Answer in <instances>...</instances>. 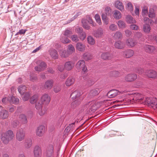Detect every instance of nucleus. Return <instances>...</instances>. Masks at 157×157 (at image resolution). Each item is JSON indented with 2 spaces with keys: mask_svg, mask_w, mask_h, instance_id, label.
<instances>
[{
  "mask_svg": "<svg viewBox=\"0 0 157 157\" xmlns=\"http://www.w3.org/2000/svg\"><path fill=\"white\" fill-rule=\"evenodd\" d=\"M14 136L13 131L11 130H8L2 133L0 137L2 143L4 144H7L13 139Z\"/></svg>",
  "mask_w": 157,
  "mask_h": 157,
  "instance_id": "f257e3e1",
  "label": "nucleus"
},
{
  "mask_svg": "<svg viewBox=\"0 0 157 157\" xmlns=\"http://www.w3.org/2000/svg\"><path fill=\"white\" fill-rule=\"evenodd\" d=\"M114 46L116 48L119 49H122L124 47L123 44L120 41H118L116 42Z\"/></svg>",
  "mask_w": 157,
  "mask_h": 157,
  "instance_id": "58836bf2",
  "label": "nucleus"
},
{
  "mask_svg": "<svg viewBox=\"0 0 157 157\" xmlns=\"http://www.w3.org/2000/svg\"><path fill=\"white\" fill-rule=\"evenodd\" d=\"M114 17L115 18L119 19H120L121 17V14L120 11L117 10H115L114 13Z\"/></svg>",
  "mask_w": 157,
  "mask_h": 157,
  "instance_id": "79ce46f5",
  "label": "nucleus"
},
{
  "mask_svg": "<svg viewBox=\"0 0 157 157\" xmlns=\"http://www.w3.org/2000/svg\"><path fill=\"white\" fill-rule=\"evenodd\" d=\"M126 21L129 24H134L136 23V20L134 19L130 15L127 16L126 17Z\"/></svg>",
  "mask_w": 157,
  "mask_h": 157,
  "instance_id": "cd10ccee",
  "label": "nucleus"
},
{
  "mask_svg": "<svg viewBox=\"0 0 157 157\" xmlns=\"http://www.w3.org/2000/svg\"><path fill=\"white\" fill-rule=\"evenodd\" d=\"M144 100L154 109L157 108V100L155 98H145Z\"/></svg>",
  "mask_w": 157,
  "mask_h": 157,
  "instance_id": "20e7f679",
  "label": "nucleus"
},
{
  "mask_svg": "<svg viewBox=\"0 0 157 157\" xmlns=\"http://www.w3.org/2000/svg\"><path fill=\"white\" fill-rule=\"evenodd\" d=\"M142 34L140 32H136L135 34L134 37L135 38H140L142 36Z\"/></svg>",
  "mask_w": 157,
  "mask_h": 157,
  "instance_id": "69168bd1",
  "label": "nucleus"
},
{
  "mask_svg": "<svg viewBox=\"0 0 157 157\" xmlns=\"http://www.w3.org/2000/svg\"><path fill=\"white\" fill-rule=\"evenodd\" d=\"M94 35L96 38H101L103 35V31L101 28L98 29L97 30L94 31Z\"/></svg>",
  "mask_w": 157,
  "mask_h": 157,
  "instance_id": "f3484780",
  "label": "nucleus"
},
{
  "mask_svg": "<svg viewBox=\"0 0 157 157\" xmlns=\"http://www.w3.org/2000/svg\"><path fill=\"white\" fill-rule=\"evenodd\" d=\"M25 137V133L22 128L18 129L16 135V139L19 141L24 140Z\"/></svg>",
  "mask_w": 157,
  "mask_h": 157,
  "instance_id": "1a4fd4ad",
  "label": "nucleus"
},
{
  "mask_svg": "<svg viewBox=\"0 0 157 157\" xmlns=\"http://www.w3.org/2000/svg\"><path fill=\"white\" fill-rule=\"evenodd\" d=\"M137 78L136 74H131L128 75L125 78V80L127 82L133 81Z\"/></svg>",
  "mask_w": 157,
  "mask_h": 157,
  "instance_id": "2eb2a0df",
  "label": "nucleus"
},
{
  "mask_svg": "<svg viewBox=\"0 0 157 157\" xmlns=\"http://www.w3.org/2000/svg\"><path fill=\"white\" fill-rule=\"evenodd\" d=\"M69 37H66L64 36H63L60 38V40L64 44L68 43H69L71 40L68 39Z\"/></svg>",
  "mask_w": 157,
  "mask_h": 157,
  "instance_id": "c03bdc74",
  "label": "nucleus"
},
{
  "mask_svg": "<svg viewBox=\"0 0 157 157\" xmlns=\"http://www.w3.org/2000/svg\"><path fill=\"white\" fill-rule=\"evenodd\" d=\"M38 96L37 94L33 95L30 99V102L31 104H34L38 100Z\"/></svg>",
  "mask_w": 157,
  "mask_h": 157,
  "instance_id": "ea45409f",
  "label": "nucleus"
},
{
  "mask_svg": "<svg viewBox=\"0 0 157 157\" xmlns=\"http://www.w3.org/2000/svg\"><path fill=\"white\" fill-rule=\"evenodd\" d=\"M59 53L60 56L62 58L67 57L69 55L67 52L65 50L59 51Z\"/></svg>",
  "mask_w": 157,
  "mask_h": 157,
  "instance_id": "f704fd0d",
  "label": "nucleus"
},
{
  "mask_svg": "<svg viewBox=\"0 0 157 157\" xmlns=\"http://www.w3.org/2000/svg\"><path fill=\"white\" fill-rule=\"evenodd\" d=\"M86 36V34L85 32H82L81 34H79V37L80 40H83Z\"/></svg>",
  "mask_w": 157,
  "mask_h": 157,
  "instance_id": "bf43d9fd",
  "label": "nucleus"
},
{
  "mask_svg": "<svg viewBox=\"0 0 157 157\" xmlns=\"http://www.w3.org/2000/svg\"><path fill=\"white\" fill-rule=\"evenodd\" d=\"M142 95L140 94V93H137L135 96L134 99H136V101H138L139 102H143V100L144 101H145L144 100L145 99V98L142 97Z\"/></svg>",
  "mask_w": 157,
  "mask_h": 157,
  "instance_id": "c756f323",
  "label": "nucleus"
},
{
  "mask_svg": "<svg viewBox=\"0 0 157 157\" xmlns=\"http://www.w3.org/2000/svg\"><path fill=\"white\" fill-rule=\"evenodd\" d=\"M75 80V78L74 77H70L67 79L65 82V84L67 86H70L74 83Z\"/></svg>",
  "mask_w": 157,
  "mask_h": 157,
  "instance_id": "bb28decb",
  "label": "nucleus"
},
{
  "mask_svg": "<svg viewBox=\"0 0 157 157\" xmlns=\"http://www.w3.org/2000/svg\"><path fill=\"white\" fill-rule=\"evenodd\" d=\"M136 72L140 74L146 75L150 78H157V72L154 70H150L144 71L142 68H138L137 69Z\"/></svg>",
  "mask_w": 157,
  "mask_h": 157,
  "instance_id": "f03ea898",
  "label": "nucleus"
},
{
  "mask_svg": "<svg viewBox=\"0 0 157 157\" xmlns=\"http://www.w3.org/2000/svg\"><path fill=\"white\" fill-rule=\"evenodd\" d=\"M117 24L119 28H124L126 27V24L125 22L122 20H120L117 21Z\"/></svg>",
  "mask_w": 157,
  "mask_h": 157,
  "instance_id": "c9c22d12",
  "label": "nucleus"
},
{
  "mask_svg": "<svg viewBox=\"0 0 157 157\" xmlns=\"http://www.w3.org/2000/svg\"><path fill=\"white\" fill-rule=\"evenodd\" d=\"M71 39L73 41L77 42L79 40L78 36L76 35H73L71 36Z\"/></svg>",
  "mask_w": 157,
  "mask_h": 157,
  "instance_id": "4d7b16f0",
  "label": "nucleus"
},
{
  "mask_svg": "<svg viewBox=\"0 0 157 157\" xmlns=\"http://www.w3.org/2000/svg\"><path fill=\"white\" fill-rule=\"evenodd\" d=\"M148 16L150 18H152L155 16V13L154 12V10L152 9H150L149 11V14Z\"/></svg>",
  "mask_w": 157,
  "mask_h": 157,
  "instance_id": "603ef678",
  "label": "nucleus"
},
{
  "mask_svg": "<svg viewBox=\"0 0 157 157\" xmlns=\"http://www.w3.org/2000/svg\"><path fill=\"white\" fill-rule=\"evenodd\" d=\"M76 69L78 71L82 69L83 74L87 72V68L85 65V62L83 60H79L75 64Z\"/></svg>",
  "mask_w": 157,
  "mask_h": 157,
  "instance_id": "7ed1b4c3",
  "label": "nucleus"
},
{
  "mask_svg": "<svg viewBox=\"0 0 157 157\" xmlns=\"http://www.w3.org/2000/svg\"><path fill=\"white\" fill-rule=\"evenodd\" d=\"M125 35L127 37H129L132 34V32L126 29L124 31Z\"/></svg>",
  "mask_w": 157,
  "mask_h": 157,
  "instance_id": "e2e57ef3",
  "label": "nucleus"
},
{
  "mask_svg": "<svg viewBox=\"0 0 157 157\" xmlns=\"http://www.w3.org/2000/svg\"><path fill=\"white\" fill-rule=\"evenodd\" d=\"M54 150L53 144H51L48 146L46 152L47 157H53Z\"/></svg>",
  "mask_w": 157,
  "mask_h": 157,
  "instance_id": "6e6552de",
  "label": "nucleus"
},
{
  "mask_svg": "<svg viewBox=\"0 0 157 157\" xmlns=\"http://www.w3.org/2000/svg\"><path fill=\"white\" fill-rule=\"evenodd\" d=\"M83 27L87 30H89L90 29V26L86 23L85 20L83 19L82 21Z\"/></svg>",
  "mask_w": 157,
  "mask_h": 157,
  "instance_id": "09e8293b",
  "label": "nucleus"
},
{
  "mask_svg": "<svg viewBox=\"0 0 157 157\" xmlns=\"http://www.w3.org/2000/svg\"><path fill=\"white\" fill-rule=\"evenodd\" d=\"M87 41L88 43L91 45H93L95 44V40L94 38L90 36L87 37Z\"/></svg>",
  "mask_w": 157,
  "mask_h": 157,
  "instance_id": "a19ab883",
  "label": "nucleus"
},
{
  "mask_svg": "<svg viewBox=\"0 0 157 157\" xmlns=\"http://www.w3.org/2000/svg\"><path fill=\"white\" fill-rule=\"evenodd\" d=\"M9 117V113L7 110L3 107L0 106V118L2 119H7Z\"/></svg>",
  "mask_w": 157,
  "mask_h": 157,
  "instance_id": "9d476101",
  "label": "nucleus"
},
{
  "mask_svg": "<svg viewBox=\"0 0 157 157\" xmlns=\"http://www.w3.org/2000/svg\"><path fill=\"white\" fill-rule=\"evenodd\" d=\"M53 81L52 80H49L47 81L45 83L44 87L45 89L48 90L50 89L53 85Z\"/></svg>",
  "mask_w": 157,
  "mask_h": 157,
  "instance_id": "412c9836",
  "label": "nucleus"
},
{
  "mask_svg": "<svg viewBox=\"0 0 157 157\" xmlns=\"http://www.w3.org/2000/svg\"><path fill=\"white\" fill-rule=\"evenodd\" d=\"M38 66H36L34 69L37 71H44L47 67V64L44 62L41 61H38L37 62Z\"/></svg>",
  "mask_w": 157,
  "mask_h": 157,
  "instance_id": "0eeeda50",
  "label": "nucleus"
},
{
  "mask_svg": "<svg viewBox=\"0 0 157 157\" xmlns=\"http://www.w3.org/2000/svg\"><path fill=\"white\" fill-rule=\"evenodd\" d=\"M75 32L78 33L79 34H81L82 32H83V29L82 28L77 27L75 30Z\"/></svg>",
  "mask_w": 157,
  "mask_h": 157,
  "instance_id": "0e129e2a",
  "label": "nucleus"
},
{
  "mask_svg": "<svg viewBox=\"0 0 157 157\" xmlns=\"http://www.w3.org/2000/svg\"><path fill=\"white\" fill-rule=\"evenodd\" d=\"M126 43L128 46L131 47L134 46L136 44L135 40L132 38L127 39L126 41Z\"/></svg>",
  "mask_w": 157,
  "mask_h": 157,
  "instance_id": "b1692460",
  "label": "nucleus"
},
{
  "mask_svg": "<svg viewBox=\"0 0 157 157\" xmlns=\"http://www.w3.org/2000/svg\"><path fill=\"white\" fill-rule=\"evenodd\" d=\"M130 28L132 30H137L139 29V27L136 25L131 24V25H130Z\"/></svg>",
  "mask_w": 157,
  "mask_h": 157,
  "instance_id": "052dcab7",
  "label": "nucleus"
},
{
  "mask_svg": "<svg viewBox=\"0 0 157 157\" xmlns=\"http://www.w3.org/2000/svg\"><path fill=\"white\" fill-rule=\"evenodd\" d=\"M86 47L85 44L81 42L77 43L76 46V49L81 52H84L85 50Z\"/></svg>",
  "mask_w": 157,
  "mask_h": 157,
  "instance_id": "6ab92c4d",
  "label": "nucleus"
},
{
  "mask_svg": "<svg viewBox=\"0 0 157 157\" xmlns=\"http://www.w3.org/2000/svg\"><path fill=\"white\" fill-rule=\"evenodd\" d=\"M144 48L145 51L149 53H154L155 50L154 46L149 45H145Z\"/></svg>",
  "mask_w": 157,
  "mask_h": 157,
  "instance_id": "4468645a",
  "label": "nucleus"
},
{
  "mask_svg": "<svg viewBox=\"0 0 157 157\" xmlns=\"http://www.w3.org/2000/svg\"><path fill=\"white\" fill-rule=\"evenodd\" d=\"M10 104H16L19 103V99L13 96H10Z\"/></svg>",
  "mask_w": 157,
  "mask_h": 157,
  "instance_id": "7c9ffc66",
  "label": "nucleus"
},
{
  "mask_svg": "<svg viewBox=\"0 0 157 157\" xmlns=\"http://www.w3.org/2000/svg\"><path fill=\"white\" fill-rule=\"evenodd\" d=\"M122 36V34L121 32L119 31L117 32L114 36V38L116 40L121 39Z\"/></svg>",
  "mask_w": 157,
  "mask_h": 157,
  "instance_id": "37998d69",
  "label": "nucleus"
},
{
  "mask_svg": "<svg viewBox=\"0 0 157 157\" xmlns=\"http://www.w3.org/2000/svg\"><path fill=\"white\" fill-rule=\"evenodd\" d=\"M23 96L22 98L23 100L24 101L28 100L29 99L30 96V94L28 92H25L24 94H23Z\"/></svg>",
  "mask_w": 157,
  "mask_h": 157,
  "instance_id": "3c124183",
  "label": "nucleus"
},
{
  "mask_svg": "<svg viewBox=\"0 0 157 157\" xmlns=\"http://www.w3.org/2000/svg\"><path fill=\"white\" fill-rule=\"evenodd\" d=\"M26 89L25 86L22 85H20L18 88V90L19 93L21 95L25 92Z\"/></svg>",
  "mask_w": 157,
  "mask_h": 157,
  "instance_id": "2f4dec72",
  "label": "nucleus"
},
{
  "mask_svg": "<svg viewBox=\"0 0 157 157\" xmlns=\"http://www.w3.org/2000/svg\"><path fill=\"white\" fill-rule=\"evenodd\" d=\"M95 19L96 22L99 25L102 24L100 16L98 14H96L95 16Z\"/></svg>",
  "mask_w": 157,
  "mask_h": 157,
  "instance_id": "6e6d98bb",
  "label": "nucleus"
},
{
  "mask_svg": "<svg viewBox=\"0 0 157 157\" xmlns=\"http://www.w3.org/2000/svg\"><path fill=\"white\" fill-rule=\"evenodd\" d=\"M32 143V139L28 138L25 140L24 143V146L25 148L28 149L31 147Z\"/></svg>",
  "mask_w": 157,
  "mask_h": 157,
  "instance_id": "4be33fe9",
  "label": "nucleus"
},
{
  "mask_svg": "<svg viewBox=\"0 0 157 157\" xmlns=\"http://www.w3.org/2000/svg\"><path fill=\"white\" fill-rule=\"evenodd\" d=\"M111 57V54L108 52L103 53L101 55V58L104 59H109Z\"/></svg>",
  "mask_w": 157,
  "mask_h": 157,
  "instance_id": "473e14b6",
  "label": "nucleus"
},
{
  "mask_svg": "<svg viewBox=\"0 0 157 157\" xmlns=\"http://www.w3.org/2000/svg\"><path fill=\"white\" fill-rule=\"evenodd\" d=\"M58 70L60 72L63 71L65 69L63 65H59L58 66Z\"/></svg>",
  "mask_w": 157,
  "mask_h": 157,
  "instance_id": "774afa93",
  "label": "nucleus"
},
{
  "mask_svg": "<svg viewBox=\"0 0 157 157\" xmlns=\"http://www.w3.org/2000/svg\"><path fill=\"white\" fill-rule=\"evenodd\" d=\"M2 101L4 104H6L8 103H10V97H5L2 98Z\"/></svg>",
  "mask_w": 157,
  "mask_h": 157,
  "instance_id": "5fc2aeb1",
  "label": "nucleus"
},
{
  "mask_svg": "<svg viewBox=\"0 0 157 157\" xmlns=\"http://www.w3.org/2000/svg\"><path fill=\"white\" fill-rule=\"evenodd\" d=\"M26 31V30H24L21 29L18 32H17L16 34L15 35V36H17L19 35H22L24 34Z\"/></svg>",
  "mask_w": 157,
  "mask_h": 157,
  "instance_id": "338daca9",
  "label": "nucleus"
},
{
  "mask_svg": "<svg viewBox=\"0 0 157 157\" xmlns=\"http://www.w3.org/2000/svg\"><path fill=\"white\" fill-rule=\"evenodd\" d=\"M49 54L51 57L54 59H57L58 55L57 51L55 49L51 48L49 51Z\"/></svg>",
  "mask_w": 157,
  "mask_h": 157,
  "instance_id": "5701e85b",
  "label": "nucleus"
},
{
  "mask_svg": "<svg viewBox=\"0 0 157 157\" xmlns=\"http://www.w3.org/2000/svg\"><path fill=\"white\" fill-rule=\"evenodd\" d=\"M81 95V93L78 90H75L71 94V97L73 100H75L79 97Z\"/></svg>",
  "mask_w": 157,
  "mask_h": 157,
  "instance_id": "a878e982",
  "label": "nucleus"
},
{
  "mask_svg": "<svg viewBox=\"0 0 157 157\" xmlns=\"http://www.w3.org/2000/svg\"><path fill=\"white\" fill-rule=\"evenodd\" d=\"M43 103L38 102L36 103L35 107L38 110L39 114L40 116L44 115L47 111V109L45 108H42V104Z\"/></svg>",
  "mask_w": 157,
  "mask_h": 157,
  "instance_id": "423d86ee",
  "label": "nucleus"
},
{
  "mask_svg": "<svg viewBox=\"0 0 157 157\" xmlns=\"http://www.w3.org/2000/svg\"><path fill=\"white\" fill-rule=\"evenodd\" d=\"M87 20L89 24H90L93 26H95L96 25L95 22H93L92 18L89 16H88L87 17Z\"/></svg>",
  "mask_w": 157,
  "mask_h": 157,
  "instance_id": "864d4df0",
  "label": "nucleus"
},
{
  "mask_svg": "<svg viewBox=\"0 0 157 157\" xmlns=\"http://www.w3.org/2000/svg\"><path fill=\"white\" fill-rule=\"evenodd\" d=\"M94 82V81L93 78H89L86 80V86H90L93 85Z\"/></svg>",
  "mask_w": 157,
  "mask_h": 157,
  "instance_id": "e433bc0d",
  "label": "nucleus"
},
{
  "mask_svg": "<svg viewBox=\"0 0 157 157\" xmlns=\"http://www.w3.org/2000/svg\"><path fill=\"white\" fill-rule=\"evenodd\" d=\"M115 6L116 8L121 11L124 10L122 3L119 1H117L115 2Z\"/></svg>",
  "mask_w": 157,
  "mask_h": 157,
  "instance_id": "c85d7f7f",
  "label": "nucleus"
},
{
  "mask_svg": "<svg viewBox=\"0 0 157 157\" xmlns=\"http://www.w3.org/2000/svg\"><path fill=\"white\" fill-rule=\"evenodd\" d=\"M148 14V10L147 8L144 7L142 10V14L143 17L147 16Z\"/></svg>",
  "mask_w": 157,
  "mask_h": 157,
  "instance_id": "13d9d810",
  "label": "nucleus"
},
{
  "mask_svg": "<svg viewBox=\"0 0 157 157\" xmlns=\"http://www.w3.org/2000/svg\"><path fill=\"white\" fill-rule=\"evenodd\" d=\"M50 100V97L48 94H44L41 98V101L44 104H48Z\"/></svg>",
  "mask_w": 157,
  "mask_h": 157,
  "instance_id": "f8f14e48",
  "label": "nucleus"
},
{
  "mask_svg": "<svg viewBox=\"0 0 157 157\" xmlns=\"http://www.w3.org/2000/svg\"><path fill=\"white\" fill-rule=\"evenodd\" d=\"M151 28L150 25L148 24H145L143 26V30L146 33H149L151 30Z\"/></svg>",
  "mask_w": 157,
  "mask_h": 157,
  "instance_id": "72a5a7b5",
  "label": "nucleus"
},
{
  "mask_svg": "<svg viewBox=\"0 0 157 157\" xmlns=\"http://www.w3.org/2000/svg\"><path fill=\"white\" fill-rule=\"evenodd\" d=\"M45 128L43 125H40L37 127L36 131V134L37 136H42L45 132Z\"/></svg>",
  "mask_w": 157,
  "mask_h": 157,
  "instance_id": "9b49d317",
  "label": "nucleus"
},
{
  "mask_svg": "<svg viewBox=\"0 0 157 157\" xmlns=\"http://www.w3.org/2000/svg\"><path fill=\"white\" fill-rule=\"evenodd\" d=\"M109 29L111 31H115L117 29V26L114 24H112L109 25Z\"/></svg>",
  "mask_w": 157,
  "mask_h": 157,
  "instance_id": "8fccbe9b",
  "label": "nucleus"
},
{
  "mask_svg": "<svg viewBox=\"0 0 157 157\" xmlns=\"http://www.w3.org/2000/svg\"><path fill=\"white\" fill-rule=\"evenodd\" d=\"M19 122L21 124H26L27 123V119L26 116L24 114L20 115L19 116Z\"/></svg>",
  "mask_w": 157,
  "mask_h": 157,
  "instance_id": "aec40b11",
  "label": "nucleus"
},
{
  "mask_svg": "<svg viewBox=\"0 0 157 157\" xmlns=\"http://www.w3.org/2000/svg\"><path fill=\"white\" fill-rule=\"evenodd\" d=\"M61 87L59 86H55L54 87L53 90L56 93L59 92L61 90Z\"/></svg>",
  "mask_w": 157,
  "mask_h": 157,
  "instance_id": "680f3d73",
  "label": "nucleus"
},
{
  "mask_svg": "<svg viewBox=\"0 0 157 157\" xmlns=\"http://www.w3.org/2000/svg\"><path fill=\"white\" fill-rule=\"evenodd\" d=\"M72 34V32L71 30L66 29L63 35L66 37H70Z\"/></svg>",
  "mask_w": 157,
  "mask_h": 157,
  "instance_id": "49530a36",
  "label": "nucleus"
},
{
  "mask_svg": "<svg viewBox=\"0 0 157 157\" xmlns=\"http://www.w3.org/2000/svg\"><path fill=\"white\" fill-rule=\"evenodd\" d=\"M75 51V48L72 44H69L68 45L67 52L69 55L72 54Z\"/></svg>",
  "mask_w": 157,
  "mask_h": 157,
  "instance_id": "a18cd8bd",
  "label": "nucleus"
},
{
  "mask_svg": "<svg viewBox=\"0 0 157 157\" xmlns=\"http://www.w3.org/2000/svg\"><path fill=\"white\" fill-rule=\"evenodd\" d=\"M100 91L98 89L91 90L89 94L91 96H94L97 95L100 92Z\"/></svg>",
  "mask_w": 157,
  "mask_h": 157,
  "instance_id": "4c0bfd02",
  "label": "nucleus"
},
{
  "mask_svg": "<svg viewBox=\"0 0 157 157\" xmlns=\"http://www.w3.org/2000/svg\"><path fill=\"white\" fill-rule=\"evenodd\" d=\"M74 66V63L72 62L69 61L66 62L64 65L65 70L69 71L71 70Z\"/></svg>",
  "mask_w": 157,
  "mask_h": 157,
  "instance_id": "dca6fc26",
  "label": "nucleus"
},
{
  "mask_svg": "<svg viewBox=\"0 0 157 157\" xmlns=\"http://www.w3.org/2000/svg\"><path fill=\"white\" fill-rule=\"evenodd\" d=\"M123 53L124 56L126 58H129L134 54L133 51L131 49L127 50Z\"/></svg>",
  "mask_w": 157,
  "mask_h": 157,
  "instance_id": "393cba45",
  "label": "nucleus"
},
{
  "mask_svg": "<svg viewBox=\"0 0 157 157\" xmlns=\"http://www.w3.org/2000/svg\"><path fill=\"white\" fill-rule=\"evenodd\" d=\"M119 92L117 90L113 89L110 90L107 94V96L110 98H114L118 94Z\"/></svg>",
  "mask_w": 157,
  "mask_h": 157,
  "instance_id": "a211bd4d",
  "label": "nucleus"
},
{
  "mask_svg": "<svg viewBox=\"0 0 157 157\" xmlns=\"http://www.w3.org/2000/svg\"><path fill=\"white\" fill-rule=\"evenodd\" d=\"M85 107L87 108V110L90 113L94 112L97 109L95 102L94 101L88 102L86 104Z\"/></svg>",
  "mask_w": 157,
  "mask_h": 157,
  "instance_id": "39448f33",
  "label": "nucleus"
},
{
  "mask_svg": "<svg viewBox=\"0 0 157 157\" xmlns=\"http://www.w3.org/2000/svg\"><path fill=\"white\" fill-rule=\"evenodd\" d=\"M83 58L85 60H88L91 59L92 56L91 55L87 52L85 53L83 56Z\"/></svg>",
  "mask_w": 157,
  "mask_h": 157,
  "instance_id": "de8ad7c7",
  "label": "nucleus"
},
{
  "mask_svg": "<svg viewBox=\"0 0 157 157\" xmlns=\"http://www.w3.org/2000/svg\"><path fill=\"white\" fill-rule=\"evenodd\" d=\"M33 153L35 157H40L42 155L41 148L38 146H36L34 148Z\"/></svg>",
  "mask_w": 157,
  "mask_h": 157,
  "instance_id": "ddd939ff",
  "label": "nucleus"
}]
</instances>
